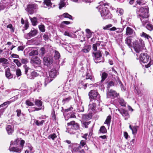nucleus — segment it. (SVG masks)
I'll list each match as a JSON object with an SVG mask.
<instances>
[{
    "label": "nucleus",
    "instance_id": "nucleus-47",
    "mask_svg": "<svg viewBox=\"0 0 153 153\" xmlns=\"http://www.w3.org/2000/svg\"><path fill=\"white\" fill-rule=\"evenodd\" d=\"M120 113L123 116H128V113L127 111L124 110H122L120 111Z\"/></svg>",
    "mask_w": 153,
    "mask_h": 153
},
{
    "label": "nucleus",
    "instance_id": "nucleus-24",
    "mask_svg": "<svg viewBox=\"0 0 153 153\" xmlns=\"http://www.w3.org/2000/svg\"><path fill=\"white\" fill-rule=\"evenodd\" d=\"M80 146L84 147V149L87 150L88 149V148L86 145V140H82L80 143Z\"/></svg>",
    "mask_w": 153,
    "mask_h": 153
},
{
    "label": "nucleus",
    "instance_id": "nucleus-45",
    "mask_svg": "<svg viewBox=\"0 0 153 153\" xmlns=\"http://www.w3.org/2000/svg\"><path fill=\"white\" fill-rule=\"evenodd\" d=\"M96 104L95 103H93L92 104H90L89 105V109L94 110Z\"/></svg>",
    "mask_w": 153,
    "mask_h": 153
},
{
    "label": "nucleus",
    "instance_id": "nucleus-31",
    "mask_svg": "<svg viewBox=\"0 0 153 153\" xmlns=\"http://www.w3.org/2000/svg\"><path fill=\"white\" fill-rule=\"evenodd\" d=\"M45 122V121L44 120H42L39 122L38 120H35L34 123H35L36 125L38 126H41L43 125Z\"/></svg>",
    "mask_w": 153,
    "mask_h": 153
},
{
    "label": "nucleus",
    "instance_id": "nucleus-53",
    "mask_svg": "<svg viewBox=\"0 0 153 153\" xmlns=\"http://www.w3.org/2000/svg\"><path fill=\"white\" fill-rule=\"evenodd\" d=\"M21 62L23 64H26L28 62L27 59V58H22L21 60Z\"/></svg>",
    "mask_w": 153,
    "mask_h": 153
},
{
    "label": "nucleus",
    "instance_id": "nucleus-12",
    "mask_svg": "<svg viewBox=\"0 0 153 153\" xmlns=\"http://www.w3.org/2000/svg\"><path fill=\"white\" fill-rule=\"evenodd\" d=\"M118 94L114 91L108 89L107 93V96L108 98H114L117 97Z\"/></svg>",
    "mask_w": 153,
    "mask_h": 153
},
{
    "label": "nucleus",
    "instance_id": "nucleus-43",
    "mask_svg": "<svg viewBox=\"0 0 153 153\" xmlns=\"http://www.w3.org/2000/svg\"><path fill=\"white\" fill-rule=\"evenodd\" d=\"M60 54L59 52L56 51H55L54 57L55 59H59L60 57Z\"/></svg>",
    "mask_w": 153,
    "mask_h": 153
},
{
    "label": "nucleus",
    "instance_id": "nucleus-46",
    "mask_svg": "<svg viewBox=\"0 0 153 153\" xmlns=\"http://www.w3.org/2000/svg\"><path fill=\"white\" fill-rule=\"evenodd\" d=\"M39 30L42 32H44L45 31V26L43 25H41L39 26Z\"/></svg>",
    "mask_w": 153,
    "mask_h": 153
},
{
    "label": "nucleus",
    "instance_id": "nucleus-42",
    "mask_svg": "<svg viewBox=\"0 0 153 153\" xmlns=\"http://www.w3.org/2000/svg\"><path fill=\"white\" fill-rule=\"evenodd\" d=\"M100 131V132L103 134L107 132L106 129L104 126H102L101 127Z\"/></svg>",
    "mask_w": 153,
    "mask_h": 153
},
{
    "label": "nucleus",
    "instance_id": "nucleus-63",
    "mask_svg": "<svg viewBox=\"0 0 153 153\" xmlns=\"http://www.w3.org/2000/svg\"><path fill=\"white\" fill-rule=\"evenodd\" d=\"M18 98V97L17 96H14L13 97H12L11 99H10V100L12 101V102L15 101Z\"/></svg>",
    "mask_w": 153,
    "mask_h": 153
},
{
    "label": "nucleus",
    "instance_id": "nucleus-52",
    "mask_svg": "<svg viewBox=\"0 0 153 153\" xmlns=\"http://www.w3.org/2000/svg\"><path fill=\"white\" fill-rule=\"evenodd\" d=\"M56 134L54 133L50 134L48 137V138L49 139L51 138L53 140H54L55 138H56Z\"/></svg>",
    "mask_w": 153,
    "mask_h": 153
},
{
    "label": "nucleus",
    "instance_id": "nucleus-21",
    "mask_svg": "<svg viewBox=\"0 0 153 153\" xmlns=\"http://www.w3.org/2000/svg\"><path fill=\"white\" fill-rule=\"evenodd\" d=\"M82 102L80 101L79 102L77 106V111L83 112L84 111V106L82 105Z\"/></svg>",
    "mask_w": 153,
    "mask_h": 153
},
{
    "label": "nucleus",
    "instance_id": "nucleus-11",
    "mask_svg": "<svg viewBox=\"0 0 153 153\" xmlns=\"http://www.w3.org/2000/svg\"><path fill=\"white\" fill-rule=\"evenodd\" d=\"M36 4H29L27 6V8L26 9L29 14H32L36 9Z\"/></svg>",
    "mask_w": 153,
    "mask_h": 153
},
{
    "label": "nucleus",
    "instance_id": "nucleus-55",
    "mask_svg": "<svg viewBox=\"0 0 153 153\" xmlns=\"http://www.w3.org/2000/svg\"><path fill=\"white\" fill-rule=\"evenodd\" d=\"M136 2L137 3L140 5L144 4L145 3L142 0H137Z\"/></svg>",
    "mask_w": 153,
    "mask_h": 153
},
{
    "label": "nucleus",
    "instance_id": "nucleus-54",
    "mask_svg": "<svg viewBox=\"0 0 153 153\" xmlns=\"http://www.w3.org/2000/svg\"><path fill=\"white\" fill-rule=\"evenodd\" d=\"M43 37L45 41L48 40L49 39L48 33H45L43 36Z\"/></svg>",
    "mask_w": 153,
    "mask_h": 153
},
{
    "label": "nucleus",
    "instance_id": "nucleus-18",
    "mask_svg": "<svg viewBox=\"0 0 153 153\" xmlns=\"http://www.w3.org/2000/svg\"><path fill=\"white\" fill-rule=\"evenodd\" d=\"M58 72L56 70L54 69H52L49 71V75L51 78H54L56 76Z\"/></svg>",
    "mask_w": 153,
    "mask_h": 153
},
{
    "label": "nucleus",
    "instance_id": "nucleus-30",
    "mask_svg": "<svg viewBox=\"0 0 153 153\" xmlns=\"http://www.w3.org/2000/svg\"><path fill=\"white\" fill-rule=\"evenodd\" d=\"M101 76L102 78L101 82H103L106 78L108 76V74L104 72L101 74Z\"/></svg>",
    "mask_w": 153,
    "mask_h": 153
},
{
    "label": "nucleus",
    "instance_id": "nucleus-34",
    "mask_svg": "<svg viewBox=\"0 0 153 153\" xmlns=\"http://www.w3.org/2000/svg\"><path fill=\"white\" fill-rule=\"evenodd\" d=\"M7 60L4 58L0 59V65L1 64L3 66H4L7 63Z\"/></svg>",
    "mask_w": 153,
    "mask_h": 153
},
{
    "label": "nucleus",
    "instance_id": "nucleus-51",
    "mask_svg": "<svg viewBox=\"0 0 153 153\" xmlns=\"http://www.w3.org/2000/svg\"><path fill=\"white\" fill-rule=\"evenodd\" d=\"M70 24V22H69L67 21H64L62 22L60 25V27H63V26H62L64 25H68Z\"/></svg>",
    "mask_w": 153,
    "mask_h": 153
},
{
    "label": "nucleus",
    "instance_id": "nucleus-62",
    "mask_svg": "<svg viewBox=\"0 0 153 153\" xmlns=\"http://www.w3.org/2000/svg\"><path fill=\"white\" fill-rule=\"evenodd\" d=\"M114 82L112 81H111L109 82L108 85V88H109L110 87L114 86Z\"/></svg>",
    "mask_w": 153,
    "mask_h": 153
},
{
    "label": "nucleus",
    "instance_id": "nucleus-44",
    "mask_svg": "<svg viewBox=\"0 0 153 153\" xmlns=\"http://www.w3.org/2000/svg\"><path fill=\"white\" fill-rule=\"evenodd\" d=\"M42 83L44 84L42 82V80L41 81H39L36 84V86L38 88H40L42 86Z\"/></svg>",
    "mask_w": 153,
    "mask_h": 153
},
{
    "label": "nucleus",
    "instance_id": "nucleus-1",
    "mask_svg": "<svg viewBox=\"0 0 153 153\" xmlns=\"http://www.w3.org/2000/svg\"><path fill=\"white\" fill-rule=\"evenodd\" d=\"M100 5L98 7L99 10L102 18L104 19H110L112 15L108 8V4L104 3L103 2H100Z\"/></svg>",
    "mask_w": 153,
    "mask_h": 153
},
{
    "label": "nucleus",
    "instance_id": "nucleus-29",
    "mask_svg": "<svg viewBox=\"0 0 153 153\" xmlns=\"http://www.w3.org/2000/svg\"><path fill=\"white\" fill-rule=\"evenodd\" d=\"M13 90L11 89H6L3 88L2 90V93L4 96H6L9 94L10 93L13 91Z\"/></svg>",
    "mask_w": 153,
    "mask_h": 153
},
{
    "label": "nucleus",
    "instance_id": "nucleus-26",
    "mask_svg": "<svg viewBox=\"0 0 153 153\" xmlns=\"http://www.w3.org/2000/svg\"><path fill=\"white\" fill-rule=\"evenodd\" d=\"M71 89V85L70 84H66L63 87V90L65 92H68L70 91Z\"/></svg>",
    "mask_w": 153,
    "mask_h": 153
},
{
    "label": "nucleus",
    "instance_id": "nucleus-57",
    "mask_svg": "<svg viewBox=\"0 0 153 153\" xmlns=\"http://www.w3.org/2000/svg\"><path fill=\"white\" fill-rule=\"evenodd\" d=\"M141 36L142 37H143L144 38H146L147 39V38L148 37H149V35L147 34L146 33L144 32H142V34L141 35Z\"/></svg>",
    "mask_w": 153,
    "mask_h": 153
},
{
    "label": "nucleus",
    "instance_id": "nucleus-3",
    "mask_svg": "<svg viewBox=\"0 0 153 153\" xmlns=\"http://www.w3.org/2000/svg\"><path fill=\"white\" fill-rule=\"evenodd\" d=\"M140 60L141 64H142V63H147L149 61L148 64L145 65V66L146 68H148L150 66L151 61L150 59H149V56L147 54L145 53H141L140 56Z\"/></svg>",
    "mask_w": 153,
    "mask_h": 153
},
{
    "label": "nucleus",
    "instance_id": "nucleus-8",
    "mask_svg": "<svg viewBox=\"0 0 153 153\" xmlns=\"http://www.w3.org/2000/svg\"><path fill=\"white\" fill-rule=\"evenodd\" d=\"M41 60L37 56H33L30 59V62L35 67L39 66L41 63Z\"/></svg>",
    "mask_w": 153,
    "mask_h": 153
},
{
    "label": "nucleus",
    "instance_id": "nucleus-4",
    "mask_svg": "<svg viewBox=\"0 0 153 153\" xmlns=\"http://www.w3.org/2000/svg\"><path fill=\"white\" fill-rule=\"evenodd\" d=\"M144 42L142 40L135 41L133 43L134 48L137 53H139L144 49Z\"/></svg>",
    "mask_w": 153,
    "mask_h": 153
},
{
    "label": "nucleus",
    "instance_id": "nucleus-36",
    "mask_svg": "<svg viewBox=\"0 0 153 153\" xmlns=\"http://www.w3.org/2000/svg\"><path fill=\"white\" fill-rule=\"evenodd\" d=\"M65 1L66 0H62L60 1L59 4V9H61L65 6L66 4Z\"/></svg>",
    "mask_w": 153,
    "mask_h": 153
},
{
    "label": "nucleus",
    "instance_id": "nucleus-48",
    "mask_svg": "<svg viewBox=\"0 0 153 153\" xmlns=\"http://www.w3.org/2000/svg\"><path fill=\"white\" fill-rule=\"evenodd\" d=\"M117 13L118 14V15H121L123 14V10L120 8H117V10L116 11Z\"/></svg>",
    "mask_w": 153,
    "mask_h": 153
},
{
    "label": "nucleus",
    "instance_id": "nucleus-39",
    "mask_svg": "<svg viewBox=\"0 0 153 153\" xmlns=\"http://www.w3.org/2000/svg\"><path fill=\"white\" fill-rule=\"evenodd\" d=\"M85 31L87 33V37L88 38L91 37L92 35V33L90 30L88 29H86Z\"/></svg>",
    "mask_w": 153,
    "mask_h": 153
},
{
    "label": "nucleus",
    "instance_id": "nucleus-56",
    "mask_svg": "<svg viewBox=\"0 0 153 153\" xmlns=\"http://www.w3.org/2000/svg\"><path fill=\"white\" fill-rule=\"evenodd\" d=\"M23 67L25 69V74H27L29 68L26 65H24L23 66Z\"/></svg>",
    "mask_w": 153,
    "mask_h": 153
},
{
    "label": "nucleus",
    "instance_id": "nucleus-32",
    "mask_svg": "<svg viewBox=\"0 0 153 153\" xmlns=\"http://www.w3.org/2000/svg\"><path fill=\"white\" fill-rule=\"evenodd\" d=\"M71 99V97L69 96L67 97L63 98L62 102L63 104H64L68 102Z\"/></svg>",
    "mask_w": 153,
    "mask_h": 153
},
{
    "label": "nucleus",
    "instance_id": "nucleus-16",
    "mask_svg": "<svg viewBox=\"0 0 153 153\" xmlns=\"http://www.w3.org/2000/svg\"><path fill=\"white\" fill-rule=\"evenodd\" d=\"M6 129L8 134H12L14 131L13 126L12 125H8L6 126Z\"/></svg>",
    "mask_w": 153,
    "mask_h": 153
},
{
    "label": "nucleus",
    "instance_id": "nucleus-2",
    "mask_svg": "<svg viewBox=\"0 0 153 153\" xmlns=\"http://www.w3.org/2000/svg\"><path fill=\"white\" fill-rule=\"evenodd\" d=\"M25 141L22 140L21 138H18L14 141L11 142L10 145H17V147H11L10 146L9 148V150L10 152H13L17 153H20L22 150Z\"/></svg>",
    "mask_w": 153,
    "mask_h": 153
},
{
    "label": "nucleus",
    "instance_id": "nucleus-17",
    "mask_svg": "<svg viewBox=\"0 0 153 153\" xmlns=\"http://www.w3.org/2000/svg\"><path fill=\"white\" fill-rule=\"evenodd\" d=\"M35 105L39 108H35V110L38 111L42 109L41 107L42 105V102L39 100H35ZM35 111V110H34Z\"/></svg>",
    "mask_w": 153,
    "mask_h": 153
},
{
    "label": "nucleus",
    "instance_id": "nucleus-38",
    "mask_svg": "<svg viewBox=\"0 0 153 153\" xmlns=\"http://www.w3.org/2000/svg\"><path fill=\"white\" fill-rule=\"evenodd\" d=\"M38 54V53L37 51L33 50L29 53V56H32L37 55Z\"/></svg>",
    "mask_w": 153,
    "mask_h": 153
},
{
    "label": "nucleus",
    "instance_id": "nucleus-15",
    "mask_svg": "<svg viewBox=\"0 0 153 153\" xmlns=\"http://www.w3.org/2000/svg\"><path fill=\"white\" fill-rule=\"evenodd\" d=\"M44 79L42 80V82L43 83L44 87H46L47 85L51 82L53 79L48 76H44Z\"/></svg>",
    "mask_w": 153,
    "mask_h": 153
},
{
    "label": "nucleus",
    "instance_id": "nucleus-35",
    "mask_svg": "<svg viewBox=\"0 0 153 153\" xmlns=\"http://www.w3.org/2000/svg\"><path fill=\"white\" fill-rule=\"evenodd\" d=\"M34 100L33 98L31 99L30 100H27L26 101L25 103L28 106H33L34 105V104L31 101H33Z\"/></svg>",
    "mask_w": 153,
    "mask_h": 153
},
{
    "label": "nucleus",
    "instance_id": "nucleus-5",
    "mask_svg": "<svg viewBox=\"0 0 153 153\" xmlns=\"http://www.w3.org/2000/svg\"><path fill=\"white\" fill-rule=\"evenodd\" d=\"M92 54L94 57V59L95 62L98 63L104 62V59L103 57L102 56L101 52L100 51H98L96 52H93Z\"/></svg>",
    "mask_w": 153,
    "mask_h": 153
},
{
    "label": "nucleus",
    "instance_id": "nucleus-49",
    "mask_svg": "<svg viewBox=\"0 0 153 153\" xmlns=\"http://www.w3.org/2000/svg\"><path fill=\"white\" fill-rule=\"evenodd\" d=\"M118 101L120 104V105L122 106H124L125 105L126 103L124 101L123 99H120Z\"/></svg>",
    "mask_w": 153,
    "mask_h": 153
},
{
    "label": "nucleus",
    "instance_id": "nucleus-61",
    "mask_svg": "<svg viewBox=\"0 0 153 153\" xmlns=\"http://www.w3.org/2000/svg\"><path fill=\"white\" fill-rule=\"evenodd\" d=\"M17 115L18 117H19L21 114V110L20 109H18L16 111Z\"/></svg>",
    "mask_w": 153,
    "mask_h": 153
},
{
    "label": "nucleus",
    "instance_id": "nucleus-41",
    "mask_svg": "<svg viewBox=\"0 0 153 153\" xmlns=\"http://www.w3.org/2000/svg\"><path fill=\"white\" fill-rule=\"evenodd\" d=\"M84 81H85V82H88V83H85L84 85H83V87H82L84 89H86V88L87 87V84L88 85L89 84V85H91L93 83H91L90 82V81L89 80H88L84 79Z\"/></svg>",
    "mask_w": 153,
    "mask_h": 153
},
{
    "label": "nucleus",
    "instance_id": "nucleus-13",
    "mask_svg": "<svg viewBox=\"0 0 153 153\" xmlns=\"http://www.w3.org/2000/svg\"><path fill=\"white\" fill-rule=\"evenodd\" d=\"M45 65L48 66L52 63L53 60L51 57H45L43 59Z\"/></svg>",
    "mask_w": 153,
    "mask_h": 153
},
{
    "label": "nucleus",
    "instance_id": "nucleus-58",
    "mask_svg": "<svg viewBox=\"0 0 153 153\" xmlns=\"http://www.w3.org/2000/svg\"><path fill=\"white\" fill-rule=\"evenodd\" d=\"M16 75L17 76H20L21 74V72L20 70L19 69L17 70L16 71Z\"/></svg>",
    "mask_w": 153,
    "mask_h": 153
},
{
    "label": "nucleus",
    "instance_id": "nucleus-59",
    "mask_svg": "<svg viewBox=\"0 0 153 153\" xmlns=\"http://www.w3.org/2000/svg\"><path fill=\"white\" fill-rule=\"evenodd\" d=\"M41 52L40 53L42 55H44L45 53V49L44 48L42 47L41 48L40 50Z\"/></svg>",
    "mask_w": 153,
    "mask_h": 153
},
{
    "label": "nucleus",
    "instance_id": "nucleus-22",
    "mask_svg": "<svg viewBox=\"0 0 153 153\" xmlns=\"http://www.w3.org/2000/svg\"><path fill=\"white\" fill-rule=\"evenodd\" d=\"M91 49V46L87 45L85 46L82 50L81 51L84 53H88L90 51Z\"/></svg>",
    "mask_w": 153,
    "mask_h": 153
},
{
    "label": "nucleus",
    "instance_id": "nucleus-27",
    "mask_svg": "<svg viewBox=\"0 0 153 153\" xmlns=\"http://www.w3.org/2000/svg\"><path fill=\"white\" fill-rule=\"evenodd\" d=\"M5 75L6 77L8 79H11L13 77V76L10 72V69L9 68L7 69L5 71Z\"/></svg>",
    "mask_w": 153,
    "mask_h": 153
},
{
    "label": "nucleus",
    "instance_id": "nucleus-33",
    "mask_svg": "<svg viewBox=\"0 0 153 153\" xmlns=\"http://www.w3.org/2000/svg\"><path fill=\"white\" fill-rule=\"evenodd\" d=\"M30 19L33 25L36 26L37 23V19L36 17H34L33 18H30Z\"/></svg>",
    "mask_w": 153,
    "mask_h": 153
},
{
    "label": "nucleus",
    "instance_id": "nucleus-60",
    "mask_svg": "<svg viewBox=\"0 0 153 153\" xmlns=\"http://www.w3.org/2000/svg\"><path fill=\"white\" fill-rule=\"evenodd\" d=\"M91 121H89L88 122H84L83 123V125L85 126V128H88V125H89L90 123H91Z\"/></svg>",
    "mask_w": 153,
    "mask_h": 153
},
{
    "label": "nucleus",
    "instance_id": "nucleus-25",
    "mask_svg": "<svg viewBox=\"0 0 153 153\" xmlns=\"http://www.w3.org/2000/svg\"><path fill=\"white\" fill-rule=\"evenodd\" d=\"M39 75V74L37 72L34 71L32 72L30 76H28V77L30 79H33L35 77Z\"/></svg>",
    "mask_w": 153,
    "mask_h": 153
},
{
    "label": "nucleus",
    "instance_id": "nucleus-40",
    "mask_svg": "<svg viewBox=\"0 0 153 153\" xmlns=\"http://www.w3.org/2000/svg\"><path fill=\"white\" fill-rule=\"evenodd\" d=\"M146 27L149 30L151 31L153 30V25L150 23L147 24Z\"/></svg>",
    "mask_w": 153,
    "mask_h": 153
},
{
    "label": "nucleus",
    "instance_id": "nucleus-50",
    "mask_svg": "<svg viewBox=\"0 0 153 153\" xmlns=\"http://www.w3.org/2000/svg\"><path fill=\"white\" fill-rule=\"evenodd\" d=\"M13 62L16 64L18 67H20L21 65V62H19L18 59H14Z\"/></svg>",
    "mask_w": 153,
    "mask_h": 153
},
{
    "label": "nucleus",
    "instance_id": "nucleus-14",
    "mask_svg": "<svg viewBox=\"0 0 153 153\" xmlns=\"http://www.w3.org/2000/svg\"><path fill=\"white\" fill-rule=\"evenodd\" d=\"M86 78L85 80H89L91 83L94 82V76L92 75L90 71H87L86 72Z\"/></svg>",
    "mask_w": 153,
    "mask_h": 153
},
{
    "label": "nucleus",
    "instance_id": "nucleus-9",
    "mask_svg": "<svg viewBox=\"0 0 153 153\" xmlns=\"http://www.w3.org/2000/svg\"><path fill=\"white\" fill-rule=\"evenodd\" d=\"M37 33L38 31L37 30L34 28H33L29 33L24 35V38L27 39H30L31 37L36 36Z\"/></svg>",
    "mask_w": 153,
    "mask_h": 153
},
{
    "label": "nucleus",
    "instance_id": "nucleus-64",
    "mask_svg": "<svg viewBox=\"0 0 153 153\" xmlns=\"http://www.w3.org/2000/svg\"><path fill=\"white\" fill-rule=\"evenodd\" d=\"M24 48L25 47L24 46H20L18 48V51H23Z\"/></svg>",
    "mask_w": 153,
    "mask_h": 153
},
{
    "label": "nucleus",
    "instance_id": "nucleus-37",
    "mask_svg": "<svg viewBox=\"0 0 153 153\" xmlns=\"http://www.w3.org/2000/svg\"><path fill=\"white\" fill-rule=\"evenodd\" d=\"M111 116H108L104 123L105 124H107L108 126H109L111 123Z\"/></svg>",
    "mask_w": 153,
    "mask_h": 153
},
{
    "label": "nucleus",
    "instance_id": "nucleus-19",
    "mask_svg": "<svg viewBox=\"0 0 153 153\" xmlns=\"http://www.w3.org/2000/svg\"><path fill=\"white\" fill-rule=\"evenodd\" d=\"M138 127L137 126H136L132 127L131 125H130L129 126V128L132 130V133L134 135V137L137 133Z\"/></svg>",
    "mask_w": 153,
    "mask_h": 153
},
{
    "label": "nucleus",
    "instance_id": "nucleus-6",
    "mask_svg": "<svg viewBox=\"0 0 153 153\" xmlns=\"http://www.w3.org/2000/svg\"><path fill=\"white\" fill-rule=\"evenodd\" d=\"M88 96L90 101L93 100H96L97 101L100 100V96L97 90H91L89 92Z\"/></svg>",
    "mask_w": 153,
    "mask_h": 153
},
{
    "label": "nucleus",
    "instance_id": "nucleus-10",
    "mask_svg": "<svg viewBox=\"0 0 153 153\" xmlns=\"http://www.w3.org/2000/svg\"><path fill=\"white\" fill-rule=\"evenodd\" d=\"M126 34L127 36L132 37L136 36L135 31L129 27H127L126 28Z\"/></svg>",
    "mask_w": 153,
    "mask_h": 153
},
{
    "label": "nucleus",
    "instance_id": "nucleus-7",
    "mask_svg": "<svg viewBox=\"0 0 153 153\" xmlns=\"http://www.w3.org/2000/svg\"><path fill=\"white\" fill-rule=\"evenodd\" d=\"M140 16H142L143 18L148 17L149 8L147 6L141 7L140 9Z\"/></svg>",
    "mask_w": 153,
    "mask_h": 153
},
{
    "label": "nucleus",
    "instance_id": "nucleus-28",
    "mask_svg": "<svg viewBox=\"0 0 153 153\" xmlns=\"http://www.w3.org/2000/svg\"><path fill=\"white\" fill-rule=\"evenodd\" d=\"M60 18H62L63 17L68 18L70 19H72V16L69 15L67 13H63L62 15H61L59 16Z\"/></svg>",
    "mask_w": 153,
    "mask_h": 153
},
{
    "label": "nucleus",
    "instance_id": "nucleus-20",
    "mask_svg": "<svg viewBox=\"0 0 153 153\" xmlns=\"http://www.w3.org/2000/svg\"><path fill=\"white\" fill-rule=\"evenodd\" d=\"M68 126L72 125L73 128L75 129H79V126L77 123H75L74 121H72L67 124Z\"/></svg>",
    "mask_w": 153,
    "mask_h": 153
},
{
    "label": "nucleus",
    "instance_id": "nucleus-23",
    "mask_svg": "<svg viewBox=\"0 0 153 153\" xmlns=\"http://www.w3.org/2000/svg\"><path fill=\"white\" fill-rule=\"evenodd\" d=\"M131 36H128L125 39V42L126 43L130 48L132 46V39H131Z\"/></svg>",
    "mask_w": 153,
    "mask_h": 153
}]
</instances>
